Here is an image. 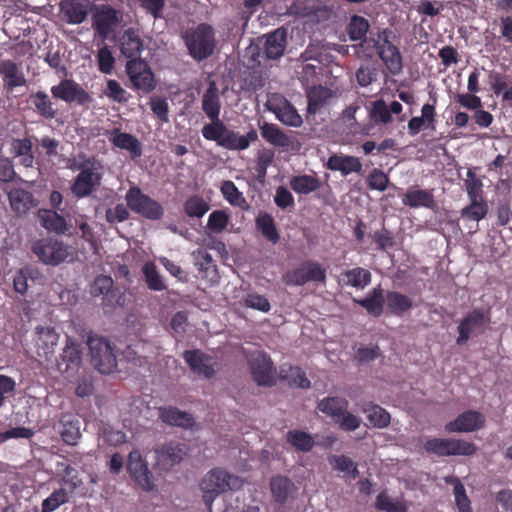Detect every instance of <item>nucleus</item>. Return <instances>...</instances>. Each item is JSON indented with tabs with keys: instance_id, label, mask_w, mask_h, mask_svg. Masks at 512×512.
Wrapping results in <instances>:
<instances>
[{
	"instance_id": "nucleus-49",
	"label": "nucleus",
	"mask_w": 512,
	"mask_h": 512,
	"mask_svg": "<svg viewBox=\"0 0 512 512\" xmlns=\"http://www.w3.org/2000/svg\"><path fill=\"white\" fill-rule=\"evenodd\" d=\"M209 210V204L199 196H192L184 203V211L190 218H201Z\"/></svg>"
},
{
	"instance_id": "nucleus-61",
	"label": "nucleus",
	"mask_w": 512,
	"mask_h": 512,
	"mask_svg": "<svg viewBox=\"0 0 512 512\" xmlns=\"http://www.w3.org/2000/svg\"><path fill=\"white\" fill-rule=\"evenodd\" d=\"M454 495L459 512H472L470 500L466 495L465 488L459 479H455Z\"/></svg>"
},
{
	"instance_id": "nucleus-10",
	"label": "nucleus",
	"mask_w": 512,
	"mask_h": 512,
	"mask_svg": "<svg viewBox=\"0 0 512 512\" xmlns=\"http://www.w3.org/2000/svg\"><path fill=\"white\" fill-rule=\"evenodd\" d=\"M248 364L253 380L259 386L271 387L276 383V370L271 358L263 351L252 352Z\"/></svg>"
},
{
	"instance_id": "nucleus-57",
	"label": "nucleus",
	"mask_w": 512,
	"mask_h": 512,
	"mask_svg": "<svg viewBox=\"0 0 512 512\" xmlns=\"http://www.w3.org/2000/svg\"><path fill=\"white\" fill-rule=\"evenodd\" d=\"M329 463L333 465L334 469L341 472L351 471L352 476L355 478L358 476V469L355 463L345 455H332L329 457Z\"/></svg>"
},
{
	"instance_id": "nucleus-24",
	"label": "nucleus",
	"mask_w": 512,
	"mask_h": 512,
	"mask_svg": "<svg viewBox=\"0 0 512 512\" xmlns=\"http://www.w3.org/2000/svg\"><path fill=\"white\" fill-rule=\"evenodd\" d=\"M326 167L329 170L339 171L343 176H347L350 173H361L363 166L358 157L333 154L328 158Z\"/></svg>"
},
{
	"instance_id": "nucleus-27",
	"label": "nucleus",
	"mask_w": 512,
	"mask_h": 512,
	"mask_svg": "<svg viewBox=\"0 0 512 512\" xmlns=\"http://www.w3.org/2000/svg\"><path fill=\"white\" fill-rule=\"evenodd\" d=\"M402 203L411 208L431 209L435 206V199L432 190H423L412 186L403 194Z\"/></svg>"
},
{
	"instance_id": "nucleus-7",
	"label": "nucleus",
	"mask_w": 512,
	"mask_h": 512,
	"mask_svg": "<svg viewBox=\"0 0 512 512\" xmlns=\"http://www.w3.org/2000/svg\"><path fill=\"white\" fill-rule=\"evenodd\" d=\"M91 363L102 374L111 373L117 366L116 356L107 339L90 336L87 340Z\"/></svg>"
},
{
	"instance_id": "nucleus-56",
	"label": "nucleus",
	"mask_w": 512,
	"mask_h": 512,
	"mask_svg": "<svg viewBox=\"0 0 512 512\" xmlns=\"http://www.w3.org/2000/svg\"><path fill=\"white\" fill-rule=\"evenodd\" d=\"M287 14L297 18H306L314 14L309 0H294L287 8Z\"/></svg>"
},
{
	"instance_id": "nucleus-15",
	"label": "nucleus",
	"mask_w": 512,
	"mask_h": 512,
	"mask_svg": "<svg viewBox=\"0 0 512 512\" xmlns=\"http://www.w3.org/2000/svg\"><path fill=\"white\" fill-rule=\"evenodd\" d=\"M187 455L186 445L177 442H168L154 449L155 469L169 471L179 464Z\"/></svg>"
},
{
	"instance_id": "nucleus-43",
	"label": "nucleus",
	"mask_w": 512,
	"mask_h": 512,
	"mask_svg": "<svg viewBox=\"0 0 512 512\" xmlns=\"http://www.w3.org/2000/svg\"><path fill=\"white\" fill-rule=\"evenodd\" d=\"M62 429L60 435L63 441L71 446L77 444L81 437L80 427L78 420H73L72 416L65 415L61 419Z\"/></svg>"
},
{
	"instance_id": "nucleus-20",
	"label": "nucleus",
	"mask_w": 512,
	"mask_h": 512,
	"mask_svg": "<svg viewBox=\"0 0 512 512\" xmlns=\"http://www.w3.org/2000/svg\"><path fill=\"white\" fill-rule=\"evenodd\" d=\"M370 23L363 16L353 15L350 18V22L347 26V34L351 41H360L357 45H354V51L358 58L371 57L372 54H364L363 48L366 43V34L369 31Z\"/></svg>"
},
{
	"instance_id": "nucleus-44",
	"label": "nucleus",
	"mask_w": 512,
	"mask_h": 512,
	"mask_svg": "<svg viewBox=\"0 0 512 512\" xmlns=\"http://www.w3.org/2000/svg\"><path fill=\"white\" fill-rule=\"evenodd\" d=\"M387 308L395 315H402L412 307V301L409 297L399 292H388L385 297Z\"/></svg>"
},
{
	"instance_id": "nucleus-64",
	"label": "nucleus",
	"mask_w": 512,
	"mask_h": 512,
	"mask_svg": "<svg viewBox=\"0 0 512 512\" xmlns=\"http://www.w3.org/2000/svg\"><path fill=\"white\" fill-rule=\"evenodd\" d=\"M150 108L153 114L163 123L169 121V106L166 99H151Z\"/></svg>"
},
{
	"instance_id": "nucleus-12",
	"label": "nucleus",
	"mask_w": 512,
	"mask_h": 512,
	"mask_svg": "<svg viewBox=\"0 0 512 512\" xmlns=\"http://www.w3.org/2000/svg\"><path fill=\"white\" fill-rule=\"evenodd\" d=\"M126 72L135 89L144 93H150L155 89V76L146 61L142 59L129 60L126 64Z\"/></svg>"
},
{
	"instance_id": "nucleus-48",
	"label": "nucleus",
	"mask_w": 512,
	"mask_h": 512,
	"mask_svg": "<svg viewBox=\"0 0 512 512\" xmlns=\"http://www.w3.org/2000/svg\"><path fill=\"white\" fill-rule=\"evenodd\" d=\"M464 185L469 199H484L482 180L477 177L473 169H468Z\"/></svg>"
},
{
	"instance_id": "nucleus-6",
	"label": "nucleus",
	"mask_w": 512,
	"mask_h": 512,
	"mask_svg": "<svg viewBox=\"0 0 512 512\" xmlns=\"http://www.w3.org/2000/svg\"><path fill=\"white\" fill-rule=\"evenodd\" d=\"M424 449L429 454L439 457L448 456H471L476 453V446L462 439L454 438H433L424 444Z\"/></svg>"
},
{
	"instance_id": "nucleus-37",
	"label": "nucleus",
	"mask_w": 512,
	"mask_h": 512,
	"mask_svg": "<svg viewBox=\"0 0 512 512\" xmlns=\"http://www.w3.org/2000/svg\"><path fill=\"white\" fill-rule=\"evenodd\" d=\"M362 412L366 415L369 423L375 428L383 429L390 424V414L377 404L371 402L363 404Z\"/></svg>"
},
{
	"instance_id": "nucleus-52",
	"label": "nucleus",
	"mask_w": 512,
	"mask_h": 512,
	"mask_svg": "<svg viewBox=\"0 0 512 512\" xmlns=\"http://www.w3.org/2000/svg\"><path fill=\"white\" fill-rule=\"evenodd\" d=\"M144 279L149 289L154 291H162L165 289V284L156 270L153 263H146L142 268Z\"/></svg>"
},
{
	"instance_id": "nucleus-23",
	"label": "nucleus",
	"mask_w": 512,
	"mask_h": 512,
	"mask_svg": "<svg viewBox=\"0 0 512 512\" xmlns=\"http://www.w3.org/2000/svg\"><path fill=\"white\" fill-rule=\"evenodd\" d=\"M109 141L115 147L128 151L133 159L142 155L140 141L132 134L121 132L119 128H114L110 132Z\"/></svg>"
},
{
	"instance_id": "nucleus-11",
	"label": "nucleus",
	"mask_w": 512,
	"mask_h": 512,
	"mask_svg": "<svg viewBox=\"0 0 512 512\" xmlns=\"http://www.w3.org/2000/svg\"><path fill=\"white\" fill-rule=\"evenodd\" d=\"M52 96L68 104L78 106H88L92 101V96L77 82L72 79H63L57 85L50 89Z\"/></svg>"
},
{
	"instance_id": "nucleus-36",
	"label": "nucleus",
	"mask_w": 512,
	"mask_h": 512,
	"mask_svg": "<svg viewBox=\"0 0 512 512\" xmlns=\"http://www.w3.org/2000/svg\"><path fill=\"white\" fill-rule=\"evenodd\" d=\"M279 375L280 379L287 382V384L291 387L301 389H307L310 387V381L299 367L283 364L280 367Z\"/></svg>"
},
{
	"instance_id": "nucleus-29",
	"label": "nucleus",
	"mask_w": 512,
	"mask_h": 512,
	"mask_svg": "<svg viewBox=\"0 0 512 512\" xmlns=\"http://www.w3.org/2000/svg\"><path fill=\"white\" fill-rule=\"evenodd\" d=\"M287 44V30L283 27L277 28L266 36L265 55L269 59L280 58L285 51Z\"/></svg>"
},
{
	"instance_id": "nucleus-9",
	"label": "nucleus",
	"mask_w": 512,
	"mask_h": 512,
	"mask_svg": "<svg viewBox=\"0 0 512 512\" xmlns=\"http://www.w3.org/2000/svg\"><path fill=\"white\" fill-rule=\"evenodd\" d=\"M31 250L42 263L52 266L59 265L70 256L68 247L52 238L33 242Z\"/></svg>"
},
{
	"instance_id": "nucleus-30",
	"label": "nucleus",
	"mask_w": 512,
	"mask_h": 512,
	"mask_svg": "<svg viewBox=\"0 0 512 512\" xmlns=\"http://www.w3.org/2000/svg\"><path fill=\"white\" fill-rule=\"evenodd\" d=\"M63 196L59 191H52L50 194V204L52 209H40L38 211V218L40 224H66V221L58 211H63L61 204Z\"/></svg>"
},
{
	"instance_id": "nucleus-62",
	"label": "nucleus",
	"mask_w": 512,
	"mask_h": 512,
	"mask_svg": "<svg viewBox=\"0 0 512 512\" xmlns=\"http://www.w3.org/2000/svg\"><path fill=\"white\" fill-rule=\"evenodd\" d=\"M334 422L343 431H355L361 425V419L347 410Z\"/></svg>"
},
{
	"instance_id": "nucleus-3",
	"label": "nucleus",
	"mask_w": 512,
	"mask_h": 512,
	"mask_svg": "<svg viewBox=\"0 0 512 512\" xmlns=\"http://www.w3.org/2000/svg\"><path fill=\"white\" fill-rule=\"evenodd\" d=\"M242 480L221 468L210 470L202 479L200 489L203 501L211 511L212 503L222 493L229 490H238L242 487Z\"/></svg>"
},
{
	"instance_id": "nucleus-63",
	"label": "nucleus",
	"mask_w": 512,
	"mask_h": 512,
	"mask_svg": "<svg viewBox=\"0 0 512 512\" xmlns=\"http://www.w3.org/2000/svg\"><path fill=\"white\" fill-rule=\"evenodd\" d=\"M105 95L111 100L121 103L127 101V92L124 90L120 83L114 79H109L107 81V88L105 91Z\"/></svg>"
},
{
	"instance_id": "nucleus-18",
	"label": "nucleus",
	"mask_w": 512,
	"mask_h": 512,
	"mask_svg": "<svg viewBox=\"0 0 512 512\" xmlns=\"http://www.w3.org/2000/svg\"><path fill=\"white\" fill-rule=\"evenodd\" d=\"M119 22V13L110 5H102L93 14L92 26L98 36L105 40L113 32Z\"/></svg>"
},
{
	"instance_id": "nucleus-21",
	"label": "nucleus",
	"mask_w": 512,
	"mask_h": 512,
	"mask_svg": "<svg viewBox=\"0 0 512 512\" xmlns=\"http://www.w3.org/2000/svg\"><path fill=\"white\" fill-rule=\"evenodd\" d=\"M0 75L2 76L4 87L8 90L26 85V78L21 65L13 60L0 61Z\"/></svg>"
},
{
	"instance_id": "nucleus-40",
	"label": "nucleus",
	"mask_w": 512,
	"mask_h": 512,
	"mask_svg": "<svg viewBox=\"0 0 512 512\" xmlns=\"http://www.w3.org/2000/svg\"><path fill=\"white\" fill-rule=\"evenodd\" d=\"M31 102L35 111L45 119H54L57 110L53 107V102L49 95L44 91H37L30 95Z\"/></svg>"
},
{
	"instance_id": "nucleus-54",
	"label": "nucleus",
	"mask_w": 512,
	"mask_h": 512,
	"mask_svg": "<svg viewBox=\"0 0 512 512\" xmlns=\"http://www.w3.org/2000/svg\"><path fill=\"white\" fill-rule=\"evenodd\" d=\"M367 183L370 189L385 191L390 186L389 177L380 169L374 168L368 178Z\"/></svg>"
},
{
	"instance_id": "nucleus-33",
	"label": "nucleus",
	"mask_w": 512,
	"mask_h": 512,
	"mask_svg": "<svg viewBox=\"0 0 512 512\" xmlns=\"http://www.w3.org/2000/svg\"><path fill=\"white\" fill-rule=\"evenodd\" d=\"M81 351L78 346L68 339L65 348L63 349L60 358L56 360L57 369L61 373H68L71 370H75L80 366L81 363Z\"/></svg>"
},
{
	"instance_id": "nucleus-60",
	"label": "nucleus",
	"mask_w": 512,
	"mask_h": 512,
	"mask_svg": "<svg viewBox=\"0 0 512 512\" xmlns=\"http://www.w3.org/2000/svg\"><path fill=\"white\" fill-rule=\"evenodd\" d=\"M226 226H205V234L203 237V241L201 243L202 246H207L211 249H215L217 251H222L225 249L224 243L221 241L215 239L212 234L219 233L225 228Z\"/></svg>"
},
{
	"instance_id": "nucleus-22",
	"label": "nucleus",
	"mask_w": 512,
	"mask_h": 512,
	"mask_svg": "<svg viewBox=\"0 0 512 512\" xmlns=\"http://www.w3.org/2000/svg\"><path fill=\"white\" fill-rule=\"evenodd\" d=\"M113 279L109 276L100 275L95 278L90 286V293L94 297L103 296L104 300L111 306L119 304L121 295L118 289L113 288Z\"/></svg>"
},
{
	"instance_id": "nucleus-59",
	"label": "nucleus",
	"mask_w": 512,
	"mask_h": 512,
	"mask_svg": "<svg viewBox=\"0 0 512 512\" xmlns=\"http://www.w3.org/2000/svg\"><path fill=\"white\" fill-rule=\"evenodd\" d=\"M98 69L104 74H110L113 70L115 59L107 46H103L97 53Z\"/></svg>"
},
{
	"instance_id": "nucleus-4",
	"label": "nucleus",
	"mask_w": 512,
	"mask_h": 512,
	"mask_svg": "<svg viewBox=\"0 0 512 512\" xmlns=\"http://www.w3.org/2000/svg\"><path fill=\"white\" fill-rule=\"evenodd\" d=\"M76 168L79 173L71 185V192L78 198H84L91 195L101 184L104 166L100 160L90 157L80 162Z\"/></svg>"
},
{
	"instance_id": "nucleus-53",
	"label": "nucleus",
	"mask_w": 512,
	"mask_h": 512,
	"mask_svg": "<svg viewBox=\"0 0 512 512\" xmlns=\"http://www.w3.org/2000/svg\"><path fill=\"white\" fill-rule=\"evenodd\" d=\"M370 116L375 123L388 124L392 121V115H390L388 105L382 99L372 103Z\"/></svg>"
},
{
	"instance_id": "nucleus-17",
	"label": "nucleus",
	"mask_w": 512,
	"mask_h": 512,
	"mask_svg": "<svg viewBox=\"0 0 512 512\" xmlns=\"http://www.w3.org/2000/svg\"><path fill=\"white\" fill-rule=\"evenodd\" d=\"M485 424L482 413L474 410L465 411L456 419L446 423L445 431L448 433H468L481 429Z\"/></svg>"
},
{
	"instance_id": "nucleus-41",
	"label": "nucleus",
	"mask_w": 512,
	"mask_h": 512,
	"mask_svg": "<svg viewBox=\"0 0 512 512\" xmlns=\"http://www.w3.org/2000/svg\"><path fill=\"white\" fill-rule=\"evenodd\" d=\"M160 418L163 422L169 425L180 426L183 428L191 427L194 422L193 417L189 413L180 411L173 407L161 408Z\"/></svg>"
},
{
	"instance_id": "nucleus-14",
	"label": "nucleus",
	"mask_w": 512,
	"mask_h": 512,
	"mask_svg": "<svg viewBox=\"0 0 512 512\" xmlns=\"http://www.w3.org/2000/svg\"><path fill=\"white\" fill-rule=\"evenodd\" d=\"M325 279V270L314 261H305L283 276L284 283L293 286H301L311 281L324 282Z\"/></svg>"
},
{
	"instance_id": "nucleus-42",
	"label": "nucleus",
	"mask_w": 512,
	"mask_h": 512,
	"mask_svg": "<svg viewBox=\"0 0 512 512\" xmlns=\"http://www.w3.org/2000/svg\"><path fill=\"white\" fill-rule=\"evenodd\" d=\"M220 191L226 201L231 205L241 208L242 210H249L246 199L242 192L239 191L235 183L231 180H225L222 182Z\"/></svg>"
},
{
	"instance_id": "nucleus-19",
	"label": "nucleus",
	"mask_w": 512,
	"mask_h": 512,
	"mask_svg": "<svg viewBox=\"0 0 512 512\" xmlns=\"http://www.w3.org/2000/svg\"><path fill=\"white\" fill-rule=\"evenodd\" d=\"M267 108L284 125L300 127L303 123L302 117L296 108L284 97L269 101Z\"/></svg>"
},
{
	"instance_id": "nucleus-39",
	"label": "nucleus",
	"mask_w": 512,
	"mask_h": 512,
	"mask_svg": "<svg viewBox=\"0 0 512 512\" xmlns=\"http://www.w3.org/2000/svg\"><path fill=\"white\" fill-rule=\"evenodd\" d=\"M289 184L295 193L302 195L313 193L321 187V181L317 177L308 174L291 177Z\"/></svg>"
},
{
	"instance_id": "nucleus-32",
	"label": "nucleus",
	"mask_w": 512,
	"mask_h": 512,
	"mask_svg": "<svg viewBox=\"0 0 512 512\" xmlns=\"http://www.w3.org/2000/svg\"><path fill=\"white\" fill-rule=\"evenodd\" d=\"M120 50L122 55L129 60L140 59L139 56L143 50V42L138 33L132 28L125 30L121 36Z\"/></svg>"
},
{
	"instance_id": "nucleus-13",
	"label": "nucleus",
	"mask_w": 512,
	"mask_h": 512,
	"mask_svg": "<svg viewBox=\"0 0 512 512\" xmlns=\"http://www.w3.org/2000/svg\"><path fill=\"white\" fill-rule=\"evenodd\" d=\"M490 323V314L482 309L469 312L458 326L459 336L456 339L458 345L465 344L471 336L482 333Z\"/></svg>"
},
{
	"instance_id": "nucleus-45",
	"label": "nucleus",
	"mask_w": 512,
	"mask_h": 512,
	"mask_svg": "<svg viewBox=\"0 0 512 512\" xmlns=\"http://www.w3.org/2000/svg\"><path fill=\"white\" fill-rule=\"evenodd\" d=\"M286 440L295 449L303 452L310 451L314 446L313 437L310 434L300 430L288 431L286 434Z\"/></svg>"
},
{
	"instance_id": "nucleus-31",
	"label": "nucleus",
	"mask_w": 512,
	"mask_h": 512,
	"mask_svg": "<svg viewBox=\"0 0 512 512\" xmlns=\"http://www.w3.org/2000/svg\"><path fill=\"white\" fill-rule=\"evenodd\" d=\"M192 257L201 276L211 283H217L219 275L212 256L204 250H197L192 252Z\"/></svg>"
},
{
	"instance_id": "nucleus-34",
	"label": "nucleus",
	"mask_w": 512,
	"mask_h": 512,
	"mask_svg": "<svg viewBox=\"0 0 512 512\" xmlns=\"http://www.w3.org/2000/svg\"><path fill=\"white\" fill-rule=\"evenodd\" d=\"M259 129L262 138L274 147L288 148L292 144L291 138L276 124L263 122Z\"/></svg>"
},
{
	"instance_id": "nucleus-16",
	"label": "nucleus",
	"mask_w": 512,
	"mask_h": 512,
	"mask_svg": "<svg viewBox=\"0 0 512 512\" xmlns=\"http://www.w3.org/2000/svg\"><path fill=\"white\" fill-rule=\"evenodd\" d=\"M127 471L130 477L145 491L155 489L154 477L147 462L139 450L134 449L128 455Z\"/></svg>"
},
{
	"instance_id": "nucleus-25",
	"label": "nucleus",
	"mask_w": 512,
	"mask_h": 512,
	"mask_svg": "<svg viewBox=\"0 0 512 512\" xmlns=\"http://www.w3.org/2000/svg\"><path fill=\"white\" fill-rule=\"evenodd\" d=\"M183 358L195 373L203 375L206 378H210L214 375L215 371L211 363V358L200 350H187L183 353Z\"/></svg>"
},
{
	"instance_id": "nucleus-28",
	"label": "nucleus",
	"mask_w": 512,
	"mask_h": 512,
	"mask_svg": "<svg viewBox=\"0 0 512 512\" xmlns=\"http://www.w3.org/2000/svg\"><path fill=\"white\" fill-rule=\"evenodd\" d=\"M270 490L274 500L277 503L284 504L294 497L297 489L288 477L276 475L270 479Z\"/></svg>"
},
{
	"instance_id": "nucleus-51",
	"label": "nucleus",
	"mask_w": 512,
	"mask_h": 512,
	"mask_svg": "<svg viewBox=\"0 0 512 512\" xmlns=\"http://www.w3.org/2000/svg\"><path fill=\"white\" fill-rule=\"evenodd\" d=\"M344 281L347 285L363 288L371 281V273L363 268H355L344 274Z\"/></svg>"
},
{
	"instance_id": "nucleus-55",
	"label": "nucleus",
	"mask_w": 512,
	"mask_h": 512,
	"mask_svg": "<svg viewBox=\"0 0 512 512\" xmlns=\"http://www.w3.org/2000/svg\"><path fill=\"white\" fill-rule=\"evenodd\" d=\"M68 502V495L64 488L55 490L47 499L42 503V510L45 512H52L60 505Z\"/></svg>"
},
{
	"instance_id": "nucleus-38",
	"label": "nucleus",
	"mask_w": 512,
	"mask_h": 512,
	"mask_svg": "<svg viewBox=\"0 0 512 512\" xmlns=\"http://www.w3.org/2000/svg\"><path fill=\"white\" fill-rule=\"evenodd\" d=\"M318 409L334 421L339 418L349 407V402L342 397H326L319 401Z\"/></svg>"
},
{
	"instance_id": "nucleus-46",
	"label": "nucleus",
	"mask_w": 512,
	"mask_h": 512,
	"mask_svg": "<svg viewBox=\"0 0 512 512\" xmlns=\"http://www.w3.org/2000/svg\"><path fill=\"white\" fill-rule=\"evenodd\" d=\"M488 213V205L485 199H470V204L463 208L461 215L469 221L479 222Z\"/></svg>"
},
{
	"instance_id": "nucleus-50",
	"label": "nucleus",
	"mask_w": 512,
	"mask_h": 512,
	"mask_svg": "<svg viewBox=\"0 0 512 512\" xmlns=\"http://www.w3.org/2000/svg\"><path fill=\"white\" fill-rule=\"evenodd\" d=\"M384 302L385 298L383 297L380 289H374L370 297L358 301V303L373 316L381 315Z\"/></svg>"
},
{
	"instance_id": "nucleus-47",
	"label": "nucleus",
	"mask_w": 512,
	"mask_h": 512,
	"mask_svg": "<svg viewBox=\"0 0 512 512\" xmlns=\"http://www.w3.org/2000/svg\"><path fill=\"white\" fill-rule=\"evenodd\" d=\"M330 97V89L321 85L314 87L308 93V110L315 113Z\"/></svg>"
},
{
	"instance_id": "nucleus-2",
	"label": "nucleus",
	"mask_w": 512,
	"mask_h": 512,
	"mask_svg": "<svg viewBox=\"0 0 512 512\" xmlns=\"http://www.w3.org/2000/svg\"><path fill=\"white\" fill-rule=\"evenodd\" d=\"M181 39L188 55L196 62L212 57L217 49L216 30L207 22L186 28L181 33Z\"/></svg>"
},
{
	"instance_id": "nucleus-58",
	"label": "nucleus",
	"mask_w": 512,
	"mask_h": 512,
	"mask_svg": "<svg viewBox=\"0 0 512 512\" xmlns=\"http://www.w3.org/2000/svg\"><path fill=\"white\" fill-rule=\"evenodd\" d=\"M202 228L199 229L197 226H174V232L181 234L191 242L201 245L204 241L205 226Z\"/></svg>"
},
{
	"instance_id": "nucleus-5",
	"label": "nucleus",
	"mask_w": 512,
	"mask_h": 512,
	"mask_svg": "<svg viewBox=\"0 0 512 512\" xmlns=\"http://www.w3.org/2000/svg\"><path fill=\"white\" fill-rule=\"evenodd\" d=\"M127 206L136 214L151 221H158L164 215L161 203L144 194L138 186H131L125 195Z\"/></svg>"
},
{
	"instance_id": "nucleus-26",
	"label": "nucleus",
	"mask_w": 512,
	"mask_h": 512,
	"mask_svg": "<svg viewBox=\"0 0 512 512\" xmlns=\"http://www.w3.org/2000/svg\"><path fill=\"white\" fill-rule=\"evenodd\" d=\"M59 335L51 328H40L37 339V355L46 361H51L55 354Z\"/></svg>"
},
{
	"instance_id": "nucleus-35",
	"label": "nucleus",
	"mask_w": 512,
	"mask_h": 512,
	"mask_svg": "<svg viewBox=\"0 0 512 512\" xmlns=\"http://www.w3.org/2000/svg\"><path fill=\"white\" fill-rule=\"evenodd\" d=\"M8 199L12 210L18 215L26 214L30 209L36 206V200L33 194L21 188L10 190Z\"/></svg>"
},
{
	"instance_id": "nucleus-8",
	"label": "nucleus",
	"mask_w": 512,
	"mask_h": 512,
	"mask_svg": "<svg viewBox=\"0 0 512 512\" xmlns=\"http://www.w3.org/2000/svg\"><path fill=\"white\" fill-rule=\"evenodd\" d=\"M392 31L388 28L383 29L378 34V39H373V46L377 50L379 58L392 75H398L402 72V55L397 46L390 41Z\"/></svg>"
},
{
	"instance_id": "nucleus-1",
	"label": "nucleus",
	"mask_w": 512,
	"mask_h": 512,
	"mask_svg": "<svg viewBox=\"0 0 512 512\" xmlns=\"http://www.w3.org/2000/svg\"><path fill=\"white\" fill-rule=\"evenodd\" d=\"M220 97L215 82H210L202 98V110L211 120L205 124L201 133L208 141H215L218 146L227 150L240 151L249 148L251 142L258 140V134L255 129H251L246 135H240L234 130H230L220 120Z\"/></svg>"
}]
</instances>
